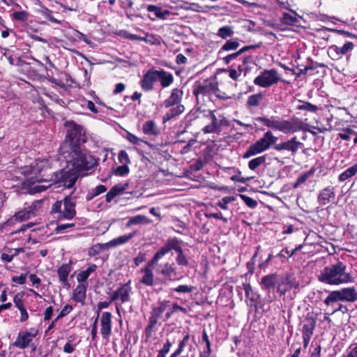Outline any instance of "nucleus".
Masks as SVG:
<instances>
[{
    "mask_svg": "<svg viewBox=\"0 0 357 357\" xmlns=\"http://www.w3.org/2000/svg\"><path fill=\"white\" fill-rule=\"evenodd\" d=\"M18 172L24 176L23 185L30 194L43 192L54 183L71 188L78 178L73 169L53 172L52 160L50 158H38L30 165L20 167Z\"/></svg>",
    "mask_w": 357,
    "mask_h": 357,
    "instance_id": "f257e3e1",
    "label": "nucleus"
},
{
    "mask_svg": "<svg viewBox=\"0 0 357 357\" xmlns=\"http://www.w3.org/2000/svg\"><path fill=\"white\" fill-rule=\"evenodd\" d=\"M319 279L321 282L331 285L347 284L353 281L352 276L346 272V266L342 262L326 266L321 272Z\"/></svg>",
    "mask_w": 357,
    "mask_h": 357,
    "instance_id": "f03ea898",
    "label": "nucleus"
},
{
    "mask_svg": "<svg viewBox=\"0 0 357 357\" xmlns=\"http://www.w3.org/2000/svg\"><path fill=\"white\" fill-rule=\"evenodd\" d=\"M72 159L68 161V166H71L73 171L77 173L82 171H93L98 165L97 159L90 152L79 146H74L71 153Z\"/></svg>",
    "mask_w": 357,
    "mask_h": 357,
    "instance_id": "7ed1b4c3",
    "label": "nucleus"
},
{
    "mask_svg": "<svg viewBox=\"0 0 357 357\" xmlns=\"http://www.w3.org/2000/svg\"><path fill=\"white\" fill-rule=\"evenodd\" d=\"M183 96V90L174 88L172 90L170 96L163 102L162 106L165 108H169L175 105V107L169 109L163 116L162 120L164 123L179 116L184 112L185 107L181 104Z\"/></svg>",
    "mask_w": 357,
    "mask_h": 357,
    "instance_id": "20e7f679",
    "label": "nucleus"
},
{
    "mask_svg": "<svg viewBox=\"0 0 357 357\" xmlns=\"http://www.w3.org/2000/svg\"><path fill=\"white\" fill-rule=\"evenodd\" d=\"M75 198L66 196L63 201H56L52 206V213H59V220H72L76 215Z\"/></svg>",
    "mask_w": 357,
    "mask_h": 357,
    "instance_id": "39448f33",
    "label": "nucleus"
},
{
    "mask_svg": "<svg viewBox=\"0 0 357 357\" xmlns=\"http://www.w3.org/2000/svg\"><path fill=\"white\" fill-rule=\"evenodd\" d=\"M278 138L275 137L271 131L266 132L261 139L249 146L243 155V158H249L251 156L266 151L271 145L275 144Z\"/></svg>",
    "mask_w": 357,
    "mask_h": 357,
    "instance_id": "423d86ee",
    "label": "nucleus"
},
{
    "mask_svg": "<svg viewBox=\"0 0 357 357\" xmlns=\"http://www.w3.org/2000/svg\"><path fill=\"white\" fill-rule=\"evenodd\" d=\"M206 116L211 121V123L203 128L202 131L204 134L220 133L222 127L229 126L225 115L216 110L209 111Z\"/></svg>",
    "mask_w": 357,
    "mask_h": 357,
    "instance_id": "0eeeda50",
    "label": "nucleus"
},
{
    "mask_svg": "<svg viewBox=\"0 0 357 357\" xmlns=\"http://www.w3.org/2000/svg\"><path fill=\"white\" fill-rule=\"evenodd\" d=\"M169 304V301L164 300L158 302V305L153 307L149 319V324L145 328V333L147 338L151 337L153 330L155 327L159 319L162 318V314Z\"/></svg>",
    "mask_w": 357,
    "mask_h": 357,
    "instance_id": "6e6552de",
    "label": "nucleus"
},
{
    "mask_svg": "<svg viewBox=\"0 0 357 357\" xmlns=\"http://www.w3.org/2000/svg\"><path fill=\"white\" fill-rule=\"evenodd\" d=\"M218 91V84L215 79L209 78L196 82L193 86L192 93L198 98L199 96H211Z\"/></svg>",
    "mask_w": 357,
    "mask_h": 357,
    "instance_id": "1a4fd4ad",
    "label": "nucleus"
},
{
    "mask_svg": "<svg viewBox=\"0 0 357 357\" xmlns=\"http://www.w3.org/2000/svg\"><path fill=\"white\" fill-rule=\"evenodd\" d=\"M65 127L67 131L66 138L70 141L72 144H75V146H77V144L86 142V137L82 126L76 124L74 121H67L65 123Z\"/></svg>",
    "mask_w": 357,
    "mask_h": 357,
    "instance_id": "9d476101",
    "label": "nucleus"
},
{
    "mask_svg": "<svg viewBox=\"0 0 357 357\" xmlns=\"http://www.w3.org/2000/svg\"><path fill=\"white\" fill-rule=\"evenodd\" d=\"M38 334V329L31 328L28 331H20L13 345L20 349H24L31 346L33 340Z\"/></svg>",
    "mask_w": 357,
    "mask_h": 357,
    "instance_id": "9b49d317",
    "label": "nucleus"
},
{
    "mask_svg": "<svg viewBox=\"0 0 357 357\" xmlns=\"http://www.w3.org/2000/svg\"><path fill=\"white\" fill-rule=\"evenodd\" d=\"M278 80L279 77L276 70H270L262 72L255 79L254 83L262 87H268L275 84Z\"/></svg>",
    "mask_w": 357,
    "mask_h": 357,
    "instance_id": "f8f14e48",
    "label": "nucleus"
},
{
    "mask_svg": "<svg viewBox=\"0 0 357 357\" xmlns=\"http://www.w3.org/2000/svg\"><path fill=\"white\" fill-rule=\"evenodd\" d=\"M172 250L176 252L179 251L181 252V250H183L180 245V241L176 238L167 239L164 246L161 247L160 249L154 255L153 261H158L162 257Z\"/></svg>",
    "mask_w": 357,
    "mask_h": 357,
    "instance_id": "ddd939ff",
    "label": "nucleus"
},
{
    "mask_svg": "<svg viewBox=\"0 0 357 357\" xmlns=\"http://www.w3.org/2000/svg\"><path fill=\"white\" fill-rule=\"evenodd\" d=\"M159 79V70L153 68L149 69L141 80V86L145 91H150L153 89L154 83Z\"/></svg>",
    "mask_w": 357,
    "mask_h": 357,
    "instance_id": "4468645a",
    "label": "nucleus"
},
{
    "mask_svg": "<svg viewBox=\"0 0 357 357\" xmlns=\"http://www.w3.org/2000/svg\"><path fill=\"white\" fill-rule=\"evenodd\" d=\"M112 314L104 312L100 316V333L103 340L108 341L112 335Z\"/></svg>",
    "mask_w": 357,
    "mask_h": 357,
    "instance_id": "2eb2a0df",
    "label": "nucleus"
},
{
    "mask_svg": "<svg viewBox=\"0 0 357 357\" xmlns=\"http://www.w3.org/2000/svg\"><path fill=\"white\" fill-rule=\"evenodd\" d=\"M257 121L261 122L266 126L272 129L278 130L284 132H288L290 130V123L286 121H277L273 119L265 117H258Z\"/></svg>",
    "mask_w": 357,
    "mask_h": 357,
    "instance_id": "dca6fc26",
    "label": "nucleus"
},
{
    "mask_svg": "<svg viewBox=\"0 0 357 357\" xmlns=\"http://www.w3.org/2000/svg\"><path fill=\"white\" fill-rule=\"evenodd\" d=\"M130 283V282L129 281L114 291L111 297L112 301L120 299L122 303L129 301L130 299V294L132 293V288Z\"/></svg>",
    "mask_w": 357,
    "mask_h": 357,
    "instance_id": "f3484780",
    "label": "nucleus"
},
{
    "mask_svg": "<svg viewBox=\"0 0 357 357\" xmlns=\"http://www.w3.org/2000/svg\"><path fill=\"white\" fill-rule=\"evenodd\" d=\"M158 261H153V257L147 264V265L141 269L140 272L142 274V278L139 282L146 286H152L153 284V273L152 271L153 267L157 265Z\"/></svg>",
    "mask_w": 357,
    "mask_h": 357,
    "instance_id": "a211bd4d",
    "label": "nucleus"
},
{
    "mask_svg": "<svg viewBox=\"0 0 357 357\" xmlns=\"http://www.w3.org/2000/svg\"><path fill=\"white\" fill-rule=\"evenodd\" d=\"M158 273L169 280H174L176 276V271L174 264L165 263L159 265Z\"/></svg>",
    "mask_w": 357,
    "mask_h": 357,
    "instance_id": "6ab92c4d",
    "label": "nucleus"
},
{
    "mask_svg": "<svg viewBox=\"0 0 357 357\" xmlns=\"http://www.w3.org/2000/svg\"><path fill=\"white\" fill-rule=\"evenodd\" d=\"M335 194L334 188L328 186L323 189L318 195V202L320 205L325 206L334 200Z\"/></svg>",
    "mask_w": 357,
    "mask_h": 357,
    "instance_id": "aec40b11",
    "label": "nucleus"
},
{
    "mask_svg": "<svg viewBox=\"0 0 357 357\" xmlns=\"http://www.w3.org/2000/svg\"><path fill=\"white\" fill-rule=\"evenodd\" d=\"M34 215V213L33 212V210L28 209L27 208L18 211L16 213L13 217H12L10 219L8 220L6 222H4V225H11L14 224L15 221H24L25 220L31 218L32 216Z\"/></svg>",
    "mask_w": 357,
    "mask_h": 357,
    "instance_id": "412c9836",
    "label": "nucleus"
},
{
    "mask_svg": "<svg viewBox=\"0 0 357 357\" xmlns=\"http://www.w3.org/2000/svg\"><path fill=\"white\" fill-rule=\"evenodd\" d=\"M86 289L87 284H79L73 291L72 298L83 305L86 299Z\"/></svg>",
    "mask_w": 357,
    "mask_h": 357,
    "instance_id": "4be33fe9",
    "label": "nucleus"
},
{
    "mask_svg": "<svg viewBox=\"0 0 357 357\" xmlns=\"http://www.w3.org/2000/svg\"><path fill=\"white\" fill-rule=\"evenodd\" d=\"M142 131L146 135L154 137L158 136L160 132L156 123L151 120L147 121L143 124Z\"/></svg>",
    "mask_w": 357,
    "mask_h": 357,
    "instance_id": "5701e85b",
    "label": "nucleus"
},
{
    "mask_svg": "<svg viewBox=\"0 0 357 357\" xmlns=\"http://www.w3.org/2000/svg\"><path fill=\"white\" fill-rule=\"evenodd\" d=\"M135 232H132L128 234L122 235L107 242V245L108 248H109L125 244L128 243L130 239H132L135 236Z\"/></svg>",
    "mask_w": 357,
    "mask_h": 357,
    "instance_id": "b1692460",
    "label": "nucleus"
},
{
    "mask_svg": "<svg viewBox=\"0 0 357 357\" xmlns=\"http://www.w3.org/2000/svg\"><path fill=\"white\" fill-rule=\"evenodd\" d=\"M162 88H167L169 86L174 82L173 75L164 69L159 70V79Z\"/></svg>",
    "mask_w": 357,
    "mask_h": 357,
    "instance_id": "393cba45",
    "label": "nucleus"
},
{
    "mask_svg": "<svg viewBox=\"0 0 357 357\" xmlns=\"http://www.w3.org/2000/svg\"><path fill=\"white\" fill-rule=\"evenodd\" d=\"M343 294L341 289L331 291L326 298L324 303L327 306H333V303L337 301L343 302Z\"/></svg>",
    "mask_w": 357,
    "mask_h": 357,
    "instance_id": "a878e982",
    "label": "nucleus"
},
{
    "mask_svg": "<svg viewBox=\"0 0 357 357\" xmlns=\"http://www.w3.org/2000/svg\"><path fill=\"white\" fill-rule=\"evenodd\" d=\"M343 294V302L354 303L357 301V291L354 287H346L341 289Z\"/></svg>",
    "mask_w": 357,
    "mask_h": 357,
    "instance_id": "bb28decb",
    "label": "nucleus"
},
{
    "mask_svg": "<svg viewBox=\"0 0 357 357\" xmlns=\"http://www.w3.org/2000/svg\"><path fill=\"white\" fill-rule=\"evenodd\" d=\"M71 271V266L68 264H63L59 268L57 273L59 275V280L63 284L68 283V276Z\"/></svg>",
    "mask_w": 357,
    "mask_h": 357,
    "instance_id": "cd10ccee",
    "label": "nucleus"
},
{
    "mask_svg": "<svg viewBox=\"0 0 357 357\" xmlns=\"http://www.w3.org/2000/svg\"><path fill=\"white\" fill-rule=\"evenodd\" d=\"M97 268L96 264H91L85 271H80L77 276V280L78 282H86L90 275L93 273Z\"/></svg>",
    "mask_w": 357,
    "mask_h": 357,
    "instance_id": "c85d7f7f",
    "label": "nucleus"
},
{
    "mask_svg": "<svg viewBox=\"0 0 357 357\" xmlns=\"http://www.w3.org/2000/svg\"><path fill=\"white\" fill-rule=\"evenodd\" d=\"M240 46V43L237 39H230L226 41V43L221 47L219 50V54H222L223 52H229L237 50Z\"/></svg>",
    "mask_w": 357,
    "mask_h": 357,
    "instance_id": "c756f323",
    "label": "nucleus"
},
{
    "mask_svg": "<svg viewBox=\"0 0 357 357\" xmlns=\"http://www.w3.org/2000/svg\"><path fill=\"white\" fill-rule=\"evenodd\" d=\"M293 103L294 104L296 109L299 110H305L312 113H315L318 110V107L317 105H312L307 102H294Z\"/></svg>",
    "mask_w": 357,
    "mask_h": 357,
    "instance_id": "7c9ffc66",
    "label": "nucleus"
},
{
    "mask_svg": "<svg viewBox=\"0 0 357 357\" xmlns=\"http://www.w3.org/2000/svg\"><path fill=\"white\" fill-rule=\"evenodd\" d=\"M151 221L145 215H138L131 218L128 223L127 226L129 227L132 225H147L150 224Z\"/></svg>",
    "mask_w": 357,
    "mask_h": 357,
    "instance_id": "2f4dec72",
    "label": "nucleus"
},
{
    "mask_svg": "<svg viewBox=\"0 0 357 357\" xmlns=\"http://www.w3.org/2000/svg\"><path fill=\"white\" fill-rule=\"evenodd\" d=\"M357 174V163L353 165L352 167L347 169L342 173H341L339 176V181L340 182H343L347 179L354 176Z\"/></svg>",
    "mask_w": 357,
    "mask_h": 357,
    "instance_id": "473e14b6",
    "label": "nucleus"
},
{
    "mask_svg": "<svg viewBox=\"0 0 357 357\" xmlns=\"http://www.w3.org/2000/svg\"><path fill=\"white\" fill-rule=\"evenodd\" d=\"M234 29L231 26H223L218 30L217 36L222 39H227L234 34Z\"/></svg>",
    "mask_w": 357,
    "mask_h": 357,
    "instance_id": "72a5a7b5",
    "label": "nucleus"
},
{
    "mask_svg": "<svg viewBox=\"0 0 357 357\" xmlns=\"http://www.w3.org/2000/svg\"><path fill=\"white\" fill-rule=\"evenodd\" d=\"M276 282V277L275 275H268L261 278V284L264 288L269 289L274 287Z\"/></svg>",
    "mask_w": 357,
    "mask_h": 357,
    "instance_id": "f704fd0d",
    "label": "nucleus"
},
{
    "mask_svg": "<svg viewBox=\"0 0 357 357\" xmlns=\"http://www.w3.org/2000/svg\"><path fill=\"white\" fill-rule=\"evenodd\" d=\"M105 249H108L107 243L104 244L97 243L89 248L88 251V255L90 257H94L96 255L99 254L102 250Z\"/></svg>",
    "mask_w": 357,
    "mask_h": 357,
    "instance_id": "c9c22d12",
    "label": "nucleus"
},
{
    "mask_svg": "<svg viewBox=\"0 0 357 357\" xmlns=\"http://www.w3.org/2000/svg\"><path fill=\"white\" fill-rule=\"evenodd\" d=\"M266 161L265 156H259L251 160L249 162L248 167L251 170H255L257 167H259L261 165L264 163Z\"/></svg>",
    "mask_w": 357,
    "mask_h": 357,
    "instance_id": "e433bc0d",
    "label": "nucleus"
},
{
    "mask_svg": "<svg viewBox=\"0 0 357 357\" xmlns=\"http://www.w3.org/2000/svg\"><path fill=\"white\" fill-rule=\"evenodd\" d=\"M202 340L204 342H207V349L201 352L199 354V357H210V355H211L212 351H211V343H210L208 335L206 331L203 332Z\"/></svg>",
    "mask_w": 357,
    "mask_h": 357,
    "instance_id": "4c0bfd02",
    "label": "nucleus"
},
{
    "mask_svg": "<svg viewBox=\"0 0 357 357\" xmlns=\"http://www.w3.org/2000/svg\"><path fill=\"white\" fill-rule=\"evenodd\" d=\"M243 289L245 293V296L248 299H250L251 302H253L256 300L257 295L253 292L250 284H243Z\"/></svg>",
    "mask_w": 357,
    "mask_h": 357,
    "instance_id": "58836bf2",
    "label": "nucleus"
},
{
    "mask_svg": "<svg viewBox=\"0 0 357 357\" xmlns=\"http://www.w3.org/2000/svg\"><path fill=\"white\" fill-rule=\"evenodd\" d=\"M262 99L261 93L254 94L250 96L248 100V105L250 107L257 106Z\"/></svg>",
    "mask_w": 357,
    "mask_h": 357,
    "instance_id": "ea45409f",
    "label": "nucleus"
},
{
    "mask_svg": "<svg viewBox=\"0 0 357 357\" xmlns=\"http://www.w3.org/2000/svg\"><path fill=\"white\" fill-rule=\"evenodd\" d=\"M176 258V263L178 266H186L188 265V260L185 255L183 254V250L177 252Z\"/></svg>",
    "mask_w": 357,
    "mask_h": 357,
    "instance_id": "a19ab883",
    "label": "nucleus"
},
{
    "mask_svg": "<svg viewBox=\"0 0 357 357\" xmlns=\"http://www.w3.org/2000/svg\"><path fill=\"white\" fill-rule=\"evenodd\" d=\"M234 201V197L231 196L225 197L221 200L218 202V206L220 207L223 210H227L228 208L227 205L229 203Z\"/></svg>",
    "mask_w": 357,
    "mask_h": 357,
    "instance_id": "79ce46f5",
    "label": "nucleus"
},
{
    "mask_svg": "<svg viewBox=\"0 0 357 357\" xmlns=\"http://www.w3.org/2000/svg\"><path fill=\"white\" fill-rule=\"evenodd\" d=\"M107 191V188L105 185H99L98 186H96L93 190H92V192H91V195L90 197H89L87 199L89 200V199H91L92 198H93L94 197H96L102 193H104L105 192Z\"/></svg>",
    "mask_w": 357,
    "mask_h": 357,
    "instance_id": "37998d69",
    "label": "nucleus"
},
{
    "mask_svg": "<svg viewBox=\"0 0 357 357\" xmlns=\"http://www.w3.org/2000/svg\"><path fill=\"white\" fill-rule=\"evenodd\" d=\"M245 71V69L243 68L242 66H238V70L235 69L229 70V77L234 79L236 80L240 76L242 72Z\"/></svg>",
    "mask_w": 357,
    "mask_h": 357,
    "instance_id": "c03bdc74",
    "label": "nucleus"
},
{
    "mask_svg": "<svg viewBox=\"0 0 357 357\" xmlns=\"http://www.w3.org/2000/svg\"><path fill=\"white\" fill-rule=\"evenodd\" d=\"M303 329L305 344H307V341L310 340L311 335H312L313 327L312 326H308L307 325H304Z\"/></svg>",
    "mask_w": 357,
    "mask_h": 357,
    "instance_id": "a18cd8bd",
    "label": "nucleus"
},
{
    "mask_svg": "<svg viewBox=\"0 0 357 357\" xmlns=\"http://www.w3.org/2000/svg\"><path fill=\"white\" fill-rule=\"evenodd\" d=\"M193 289L194 287L192 286L181 284L174 288L173 290L178 293H190L192 292Z\"/></svg>",
    "mask_w": 357,
    "mask_h": 357,
    "instance_id": "49530a36",
    "label": "nucleus"
},
{
    "mask_svg": "<svg viewBox=\"0 0 357 357\" xmlns=\"http://www.w3.org/2000/svg\"><path fill=\"white\" fill-rule=\"evenodd\" d=\"M241 198L245 202V204L250 208H255L257 204V202L255 200H254L252 198L247 195H241Z\"/></svg>",
    "mask_w": 357,
    "mask_h": 357,
    "instance_id": "de8ad7c7",
    "label": "nucleus"
},
{
    "mask_svg": "<svg viewBox=\"0 0 357 357\" xmlns=\"http://www.w3.org/2000/svg\"><path fill=\"white\" fill-rule=\"evenodd\" d=\"M13 302L15 305L18 308V310H21L22 308H25L24 304L22 300V295L20 294H17L13 298Z\"/></svg>",
    "mask_w": 357,
    "mask_h": 357,
    "instance_id": "09e8293b",
    "label": "nucleus"
},
{
    "mask_svg": "<svg viewBox=\"0 0 357 357\" xmlns=\"http://www.w3.org/2000/svg\"><path fill=\"white\" fill-rule=\"evenodd\" d=\"M119 160L123 165H128L130 162L127 152L124 150H121L119 153Z\"/></svg>",
    "mask_w": 357,
    "mask_h": 357,
    "instance_id": "8fccbe9b",
    "label": "nucleus"
},
{
    "mask_svg": "<svg viewBox=\"0 0 357 357\" xmlns=\"http://www.w3.org/2000/svg\"><path fill=\"white\" fill-rule=\"evenodd\" d=\"M13 18L18 21H25L27 20L28 13L24 10L15 12L13 15Z\"/></svg>",
    "mask_w": 357,
    "mask_h": 357,
    "instance_id": "3c124183",
    "label": "nucleus"
},
{
    "mask_svg": "<svg viewBox=\"0 0 357 357\" xmlns=\"http://www.w3.org/2000/svg\"><path fill=\"white\" fill-rule=\"evenodd\" d=\"M355 132L351 128H347L344 130V132H341L338 134V136L342 140H349L350 139V135L354 134Z\"/></svg>",
    "mask_w": 357,
    "mask_h": 357,
    "instance_id": "603ef678",
    "label": "nucleus"
},
{
    "mask_svg": "<svg viewBox=\"0 0 357 357\" xmlns=\"http://www.w3.org/2000/svg\"><path fill=\"white\" fill-rule=\"evenodd\" d=\"M291 26H301V22L303 21L301 16H297L296 13L291 10Z\"/></svg>",
    "mask_w": 357,
    "mask_h": 357,
    "instance_id": "864d4df0",
    "label": "nucleus"
},
{
    "mask_svg": "<svg viewBox=\"0 0 357 357\" xmlns=\"http://www.w3.org/2000/svg\"><path fill=\"white\" fill-rule=\"evenodd\" d=\"M129 172V168L127 165L119 166L115 170V174L118 176H125Z\"/></svg>",
    "mask_w": 357,
    "mask_h": 357,
    "instance_id": "5fc2aeb1",
    "label": "nucleus"
},
{
    "mask_svg": "<svg viewBox=\"0 0 357 357\" xmlns=\"http://www.w3.org/2000/svg\"><path fill=\"white\" fill-rule=\"evenodd\" d=\"M354 43L352 42H347L342 47H341V50H339L340 51L341 54H346L347 53L351 52L354 49Z\"/></svg>",
    "mask_w": 357,
    "mask_h": 357,
    "instance_id": "6e6d98bb",
    "label": "nucleus"
},
{
    "mask_svg": "<svg viewBox=\"0 0 357 357\" xmlns=\"http://www.w3.org/2000/svg\"><path fill=\"white\" fill-rule=\"evenodd\" d=\"M189 339H190V335L189 334L185 335L183 337V340L179 342L178 347L176 350V351H177L179 354H181L184 347L186 346Z\"/></svg>",
    "mask_w": 357,
    "mask_h": 357,
    "instance_id": "4d7b16f0",
    "label": "nucleus"
},
{
    "mask_svg": "<svg viewBox=\"0 0 357 357\" xmlns=\"http://www.w3.org/2000/svg\"><path fill=\"white\" fill-rule=\"evenodd\" d=\"M26 273H22L20 275H15V276H13L12 278V281L13 282H15V283H17V284H23L26 282Z\"/></svg>",
    "mask_w": 357,
    "mask_h": 357,
    "instance_id": "13d9d810",
    "label": "nucleus"
},
{
    "mask_svg": "<svg viewBox=\"0 0 357 357\" xmlns=\"http://www.w3.org/2000/svg\"><path fill=\"white\" fill-rule=\"evenodd\" d=\"M17 255H18V251L17 250H15L14 253H13L11 255H8L6 253L1 254V259L3 261L10 262V261H12L13 257Z\"/></svg>",
    "mask_w": 357,
    "mask_h": 357,
    "instance_id": "bf43d9fd",
    "label": "nucleus"
},
{
    "mask_svg": "<svg viewBox=\"0 0 357 357\" xmlns=\"http://www.w3.org/2000/svg\"><path fill=\"white\" fill-rule=\"evenodd\" d=\"M126 138L130 143L135 145H139L142 142V139L130 132L128 133Z\"/></svg>",
    "mask_w": 357,
    "mask_h": 357,
    "instance_id": "052dcab7",
    "label": "nucleus"
},
{
    "mask_svg": "<svg viewBox=\"0 0 357 357\" xmlns=\"http://www.w3.org/2000/svg\"><path fill=\"white\" fill-rule=\"evenodd\" d=\"M74 226V224H61L56 227L55 231L58 234H62L66 229L73 227Z\"/></svg>",
    "mask_w": 357,
    "mask_h": 357,
    "instance_id": "680f3d73",
    "label": "nucleus"
},
{
    "mask_svg": "<svg viewBox=\"0 0 357 357\" xmlns=\"http://www.w3.org/2000/svg\"><path fill=\"white\" fill-rule=\"evenodd\" d=\"M126 187L127 185H123L119 184L113 186L111 189L116 194V196H118L126 189Z\"/></svg>",
    "mask_w": 357,
    "mask_h": 357,
    "instance_id": "e2e57ef3",
    "label": "nucleus"
},
{
    "mask_svg": "<svg viewBox=\"0 0 357 357\" xmlns=\"http://www.w3.org/2000/svg\"><path fill=\"white\" fill-rule=\"evenodd\" d=\"M206 216L209 217V218H213L215 219L222 220L225 223H227L228 222V219L227 218L223 217L221 212L212 213L207 215Z\"/></svg>",
    "mask_w": 357,
    "mask_h": 357,
    "instance_id": "0e129e2a",
    "label": "nucleus"
},
{
    "mask_svg": "<svg viewBox=\"0 0 357 357\" xmlns=\"http://www.w3.org/2000/svg\"><path fill=\"white\" fill-rule=\"evenodd\" d=\"M308 176L309 175L307 173H304V174L300 175L299 177L298 178L297 181L294 183V188H297L298 185L303 183L308 178Z\"/></svg>",
    "mask_w": 357,
    "mask_h": 357,
    "instance_id": "69168bd1",
    "label": "nucleus"
},
{
    "mask_svg": "<svg viewBox=\"0 0 357 357\" xmlns=\"http://www.w3.org/2000/svg\"><path fill=\"white\" fill-rule=\"evenodd\" d=\"M238 56V54L237 53V52H236L234 53L230 54L223 57L222 60L225 62V63L229 64L231 62V61L236 59Z\"/></svg>",
    "mask_w": 357,
    "mask_h": 357,
    "instance_id": "338daca9",
    "label": "nucleus"
},
{
    "mask_svg": "<svg viewBox=\"0 0 357 357\" xmlns=\"http://www.w3.org/2000/svg\"><path fill=\"white\" fill-rule=\"evenodd\" d=\"M53 314V307L52 306H50L47 307L44 312V320L47 321L51 319Z\"/></svg>",
    "mask_w": 357,
    "mask_h": 357,
    "instance_id": "774afa93",
    "label": "nucleus"
}]
</instances>
